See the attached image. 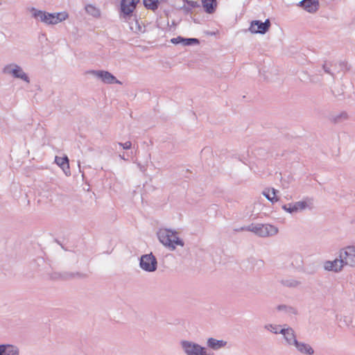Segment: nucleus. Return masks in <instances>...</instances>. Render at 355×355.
<instances>
[{
  "label": "nucleus",
  "instance_id": "1",
  "mask_svg": "<svg viewBox=\"0 0 355 355\" xmlns=\"http://www.w3.org/2000/svg\"><path fill=\"white\" fill-rule=\"evenodd\" d=\"M34 16L40 17L41 21L46 24H56L65 20L68 17V14L66 12L51 14L39 10L34 12Z\"/></svg>",
  "mask_w": 355,
  "mask_h": 355
},
{
  "label": "nucleus",
  "instance_id": "2",
  "mask_svg": "<svg viewBox=\"0 0 355 355\" xmlns=\"http://www.w3.org/2000/svg\"><path fill=\"white\" fill-rule=\"evenodd\" d=\"M159 239L164 245L174 249L176 245H182L177 235L168 230H160L158 234Z\"/></svg>",
  "mask_w": 355,
  "mask_h": 355
},
{
  "label": "nucleus",
  "instance_id": "3",
  "mask_svg": "<svg viewBox=\"0 0 355 355\" xmlns=\"http://www.w3.org/2000/svg\"><path fill=\"white\" fill-rule=\"evenodd\" d=\"M250 230L261 236H268L277 232L275 227L268 224L252 226Z\"/></svg>",
  "mask_w": 355,
  "mask_h": 355
},
{
  "label": "nucleus",
  "instance_id": "4",
  "mask_svg": "<svg viewBox=\"0 0 355 355\" xmlns=\"http://www.w3.org/2000/svg\"><path fill=\"white\" fill-rule=\"evenodd\" d=\"M340 258L343 260L344 264L355 266V248L349 246L340 252Z\"/></svg>",
  "mask_w": 355,
  "mask_h": 355
},
{
  "label": "nucleus",
  "instance_id": "5",
  "mask_svg": "<svg viewBox=\"0 0 355 355\" xmlns=\"http://www.w3.org/2000/svg\"><path fill=\"white\" fill-rule=\"evenodd\" d=\"M141 267L147 271H154L156 269L157 261L152 254L144 255L140 261Z\"/></svg>",
  "mask_w": 355,
  "mask_h": 355
},
{
  "label": "nucleus",
  "instance_id": "6",
  "mask_svg": "<svg viewBox=\"0 0 355 355\" xmlns=\"http://www.w3.org/2000/svg\"><path fill=\"white\" fill-rule=\"evenodd\" d=\"M270 27V21L267 19L265 22L254 21L250 26V31L255 33H265Z\"/></svg>",
  "mask_w": 355,
  "mask_h": 355
},
{
  "label": "nucleus",
  "instance_id": "7",
  "mask_svg": "<svg viewBox=\"0 0 355 355\" xmlns=\"http://www.w3.org/2000/svg\"><path fill=\"white\" fill-rule=\"evenodd\" d=\"M92 73L98 78H101V80L105 83L107 84H112V83H121L119 80L116 79V78L112 75L108 71H93Z\"/></svg>",
  "mask_w": 355,
  "mask_h": 355
},
{
  "label": "nucleus",
  "instance_id": "8",
  "mask_svg": "<svg viewBox=\"0 0 355 355\" xmlns=\"http://www.w3.org/2000/svg\"><path fill=\"white\" fill-rule=\"evenodd\" d=\"M139 2V0H122L121 3V11L125 15H130L135 10Z\"/></svg>",
  "mask_w": 355,
  "mask_h": 355
},
{
  "label": "nucleus",
  "instance_id": "9",
  "mask_svg": "<svg viewBox=\"0 0 355 355\" xmlns=\"http://www.w3.org/2000/svg\"><path fill=\"white\" fill-rule=\"evenodd\" d=\"M4 71L8 73H12L15 77L19 78L26 82H28V76L19 66L15 65L14 66V68H12L11 65L7 66L5 67Z\"/></svg>",
  "mask_w": 355,
  "mask_h": 355
},
{
  "label": "nucleus",
  "instance_id": "10",
  "mask_svg": "<svg viewBox=\"0 0 355 355\" xmlns=\"http://www.w3.org/2000/svg\"><path fill=\"white\" fill-rule=\"evenodd\" d=\"M300 5L309 12H315L319 7L318 0H302L300 2Z\"/></svg>",
  "mask_w": 355,
  "mask_h": 355
},
{
  "label": "nucleus",
  "instance_id": "11",
  "mask_svg": "<svg viewBox=\"0 0 355 355\" xmlns=\"http://www.w3.org/2000/svg\"><path fill=\"white\" fill-rule=\"evenodd\" d=\"M343 265V260L340 258V259H335L333 261H326L324 268L327 270L338 272L342 269Z\"/></svg>",
  "mask_w": 355,
  "mask_h": 355
},
{
  "label": "nucleus",
  "instance_id": "12",
  "mask_svg": "<svg viewBox=\"0 0 355 355\" xmlns=\"http://www.w3.org/2000/svg\"><path fill=\"white\" fill-rule=\"evenodd\" d=\"M202 3L205 11L208 13L214 12L217 6L216 0H202Z\"/></svg>",
  "mask_w": 355,
  "mask_h": 355
},
{
  "label": "nucleus",
  "instance_id": "13",
  "mask_svg": "<svg viewBox=\"0 0 355 355\" xmlns=\"http://www.w3.org/2000/svg\"><path fill=\"white\" fill-rule=\"evenodd\" d=\"M280 332L284 335L286 340L289 344L295 343V342H297V340H295V335H294L293 329H282L280 330Z\"/></svg>",
  "mask_w": 355,
  "mask_h": 355
},
{
  "label": "nucleus",
  "instance_id": "14",
  "mask_svg": "<svg viewBox=\"0 0 355 355\" xmlns=\"http://www.w3.org/2000/svg\"><path fill=\"white\" fill-rule=\"evenodd\" d=\"M56 164L60 166L63 171H68L69 169V159L67 156L58 157L55 158Z\"/></svg>",
  "mask_w": 355,
  "mask_h": 355
},
{
  "label": "nucleus",
  "instance_id": "15",
  "mask_svg": "<svg viewBox=\"0 0 355 355\" xmlns=\"http://www.w3.org/2000/svg\"><path fill=\"white\" fill-rule=\"evenodd\" d=\"M18 354L19 352L15 347L12 345H2V355H18Z\"/></svg>",
  "mask_w": 355,
  "mask_h": 355
},
{
  "label": "nucleus",
  "instance_id": "16",
  "mask_svg": "<svg viewBox=\"0 0 355 355\" xmlns=\"http://www.w3.org/2000/svg\"><path fill=\"white\" fill-rule=\"evenodd\" d=\"M263 195L268 200L274 202L278 200L277 197V191L275 189H268L263 191Z\"/></svg>",
  "mask_w": 355,
  "mask_h": 355
},
{
  "label": "nucleus",
  "instance_id": "17",
  "mask_svg": "<svg viewBox=\"0 0 355 355\" xmlns=\"http://www.w3.org/2000/svg\"><path fill=\"white\" fill-rule=\"evenodd\" d=\"M225 345L226 342L223 340H218L214 338H209L208 340V345L214 349H218L222 347H224Z\"/></svg>",
  "mask_w": 355,
  "mask_h": 355
},
{
  "label": "nucleus",
  "instance_id": "18",
  "mask_svg": "<svg viewBox=\"0 0 355 355\" xmlns=\"http://www.w3.org/2000/svg\"><path fill=\"white\" fill-rule=\"evenodd\" d=\"M294 344L298 349V350L302 353H306L308 354H312L313 353V349L309 345H306L303 343H297V341L295 342Z\"/></svg>",
  "mask_w": 355,
  "mask_h": 355
},
{
  "label": "nucleus",
  "instance_id": "19",
  "mask_svg": "<svg viewBox=\"0 0 355 355\" xmlns=\"http://www.w3.org/2000/svg\"><path fill=\"white\" fill-rule=\"evenodd\" d=\"M171 42L173 44H178L180 42H184L185 45H190L192 43H198V41L197 39H183L180 37H178L176 38H173Z\"/></svg>",
  "mask_w": 355,
  "mask_h": 355
},
{
  "label": "nucleus",
  "instance_id": "20",
  "mask_svg": "<svg viewBox=\"0 0 355 355\" xmlns=\"http://www.w3.org/2000/svg\"><path fill=\"white\" fill-rule=\"evenodd\" d=\"M159 0H144V6L150 10H155L157 8Z\"/></svg>",
  "mask_w": 355,
  "mask_h": 355
},
{
  "label": "nucleus",
  "instance_id": "21",
  "mask_svg": "<svg viewBox=\"0 0 355 355\" xmlns=\"http://www.w3.org/2000/svg\"><path fill=\"white\" fill-rule=\"evenodd\" d=\"M306 207V203L305 202H296L292 208H290L288 210L290 212L302 210L304 209Z\"/></svg>",
  "mask_w": 355,
  "mask_h": 355
},
{
  "label": "nucleus",
  "instance_id": "22",
  "mask_svg": "<svg viewBox=\"0 0 355 355\" xmlns=\"http://www.w3.org/2000/svg\"><path fill=\"white\" fill-rule=\"evenodd\" d=\"M86 11L91 14L93 16H98L99 15V11L97 10L95 7L93 6L89 5L86 6L85 8Z\"/></svg>",
  "mask_w": 355,
  "mask_h": 355
},
{
  "label": "nucleus",
  "instance_id": "23",
  "mask_svg": "<svg viewBox=\"0 0 355 355\" xmlns=\"http://www.w3.org/2000/svg\"><path fill=\"white\" fill-rule=\"evenodd\" d=\"M120 145H121L124 149H130L131 148L132 144L130 141H126L123 144H120Z\"/></svg>",
  "mask_w": 355,
  "mask_h": 355
},
{
  "label": "nucleus",
  "instance_id": "24",
  "mask_svg": "<svg viewBox=\"0 0 355 355\" xmlns=\"http://www.w3.org/2000/svg\"><path fill=\"white\" fill-rule=\"evenodd\" d=\"M1 349H2V345H0V355H2L1 354Z\"/></svg>",
  "mask_w": 355,
  "mask_h": 355
}]
</instances>
